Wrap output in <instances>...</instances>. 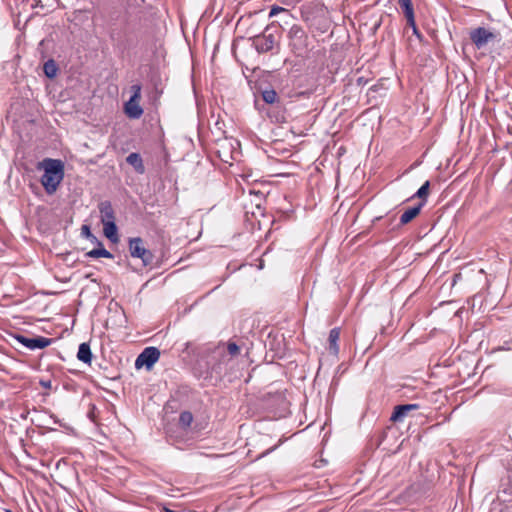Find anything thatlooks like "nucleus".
<instances>
[{
  "label": "nucleus",
  "mask_w": 512,
  "mask_h": 512,
  "mask_svg": "<svg viewBox=\"0 0 512 512\" xmlns=\"http://www.w3.org/2000/svg\"><path fill=\"white\" fill-rule=\"evenodd\" d=\"M4 512H12L11 510L5 509Z\"/></svg>",
  "instance_id": "30"
},
{
  "label": "nucleus",
  "mask_w": 512,
  "mask_h": 512,
  "mask_svg": "<svg viewBox=\"0 0 512 512\" xmlns=\"http://www.w3.org/2000/svg\"><path fill=\"white\" fill-rule=\"evenodd\" d=\"M275 44V37L273 34L263 33L257 35L253 39V45L259 53H266L271 51Z\"/></svg>",
  "instance_id": "8"
},
{
  "label": "nucleus",
  "mask_w": 512,
  "mask_h": 512,
  "mask_svg": "<svg viewBox=\"0 0 512 512\" xmlns=\"http://www.w3.org/2000/svg\"><path fill=\"white\" fill-rule=\"evenodd\" d=\"M418 408V404L398 405L394 408L390 420L392 422H402L410 411L417 410Z\"/></svg>",
  "instance_id": "9"
},
{
  "label": "nucleus",
  "mask_w": 512,
  "mask_h": 512,
  "mask_svg": "<svg viewBox=\"0 0 512 512\" xmlns=\"http://www.w3.org/2000/svg\"><path fill=\"white\" fill-rule=\"evenodd\" d=\"M160 351L156 347H146L136 358V368L145 366L148 370L159 360Z\"/></svg>",
  "instance_id": "6"
},
{
  "label": "nucleus",
  "mask_w": 512,
  "mask_h": 512,
  "mask_svg": "<svg viewBox=\"0 0 512 512\" xmlns=\"http://www.w3.org/2000/svg\"><path fill=\"white\" fill-rule=\"evenodd\" d=\"M469 35L471 41L478 49L486 47L489 42H492L497 39L496 33L484 27H478L471 30Z\"/></svg>",
  "instance_id": "5"
},
{
  "label": "nucleus",
  "mask_w": 512,
  "mask_h": 512,
  "mask_svg": "<svg viewBox=\"0 0 512 512\" xmlns=\"http://www.w3.org/2000/svg\"><path fill=\"white\" fill-rule=\"evenodd\" d=\"M77 358L86 363V364H90L91 361H92V352H91V349H90V346L88 343H81L79 345V349H78V353H77Z\"/></svg>",
  "instance_id": "16"
},
{
  "label": "nucleus",
  "mask_w": 512,
  "mask_h": 512,
  "mask_svg": "<svg viewBox=\"0 0 512 512\" xmlns=\"http://www.w3.org/2000/svg\"><path fill=\"white\" fill-rule=\"evenodd\" d=\"M92 243H96L98 245V242H100L98 239L95 241V239H89Z\"/></svg>",
  "instance_id": "29"
},
{
  "label": "nucleus",
  "mask_w": 512,
  "mask_h": 512,
  "mask_svg": "<svg viewBox=\"0 0 512 512\" xmlns=\"http://www.w3.org/2000/svg\"><path fill=\"white\" fill-rule=\"evenodd\" d=\"M262 99L264 100V102H266L267 104H273L276 102V100L278 99V96H277V93L275 90L273 89H268V90H264L262 92Z\"/></svg>",
  "instance_id": "21"
},
{
  "label": "nucleus",
  "mask_w": 512,
  "mask_h": 512,
  "mask_svg": "<svg viewBox=\"0 0 512 512\" xmlns=\"http://www.w3.org/2000/svg\"><path fill=\"white\" fill-rule=\"evenodd\" d=\"M409 25L412 27V29H413V33H414L418 38H420V33H419V31H418V29H417V27H416V23L414 22V24H409Z\"/></svg>",
  "instance_id": "26"
},
{
  "label": "nucleus",
  "mask_w": 512,
  "mask_h": 512,
  "mask_svg": "<svg viewBox=\"0 0 512 512\" xmlns=\"http://www.w3.org/2000/svg\"><path fill=\"white\" fill-rule=\"evenodd\" d=\"M278 445L266 450L264 453L261 454V457L267 455L268 453L272 452L273 450H275L277 448Z\"/></svg>",
  "instance_id": "27"
},
{
  "label": "nucleus",
  "mask_w": 512,
  "mask_h": 512,
  "mask_svg": "<svg viewBox=\"0 0 512 512\" xmlns=\"http://www.w3.org/2000/svg\"><path fill=\"white\" fill-rule=\"evenodd\" d=\"M340 338V329L333 328L330 330L328 342H329V350L332 354L337 355L339 352L338 341Z\"/></svg>",
  "instance_id": "12"
},
{
  "label": "nucleus",
  "mask_w": 512,
  "mask_h": 512,
  "mask_svg": "<svg viewBox=\"0 0 512 512\" xmlns=\"http://www.w3.org/2000/svg\"><path fill=\"white\" fill-rule=\"evenodd\" d=\"M104 235L113 243L118 242L117 226L115 221L103 222Z\"/></svg>",
  "instance_id": "13"
},
{
  "label": "nucleus",
  "mask_w": 512,
  "mask_h": 512,
  "mask_svg": "<svg viewBox=\"0 0 512 512\" xmlns=\"http://www.w3.org/2000/svg\"><path fill=\"white\" fill-rule=\"evenodd\" d=\"M129 252L133 258H139L144 266H148L153 262L154 255L144 245V241L140 237L129 239Z\"/></svg>",
  "instance_id": "4"
},
{
  "label": "nucleus",
  "mask_w": 512,
  "mask_h": 512,
  "mask_svg": "<svg viewBox=\"0 0 512 512\" xmlns=\"http://www.w3.org/2000/svg\"><path fill=\"white\" fill-rule=\"evenodd\" d=\"M14 339L18 343L22 344L23 346H25L26 348H28L30 350L46 348L53 341V339H51V338H46V337H42V336H37V337H34V338H28V337H26L24 335H21V334L14 335Z\"/></svg>",
  "instance_id": "7"
},
{
  "label": "nucleus",
  "mask_w": 512,
  "mask_h": 512,
  "mask_svg": "<svg viewBox=\"0 0 512 512\" xmlns=\"http://www.w3.org/2000/svg\"><path fill=\"white\" fill-rule=\"evenodd\" d=\"M429 187H430V182L429 181H426L419 189L418 191L414 194L413 197H418L421 199V201H427V197H428V194H429Z\"/></svg>",
  "instance_id": "20"
},
{
  "label": "nucleus",
  "mask_w": 512,
  "mask_h": 512,
  "mask_svg": "<svg viewBox=\"0 0 512 512\" xmlns=\"http://www.w3.org/2000/svg\"><path fill=\"white\" fill-rule=\"evenodd\" d=\"M227 351L231 356H236L240 352L239 346L234 342H229L227 345Z\"/></svg>",
  "instance_id": "23"
},
{
  "label": "nucleus",
  "mask_w": 512,
  "mask_h": 512,
  "mask_svg": "<svg viewBox=\"0 0 512 512\" xmlns=\"http://www.w3.org/2000/svg\"><path fill=\"white\" fill-rule=\"evenodd\" d=\"M289 46L297 56H303L308 51V36L299 25H293L289 32Z\"/></svg>",
  "instance_id": "2"
},
{
  "label": "nucleus",
  "mask_w": 512,
  "mask_h": 512,
  "mask_svg": "<svg viewBox=\"0 0 512 512\" xmlns=\"http://www.w3.org/2000/svg\"><path fill=\"white\" fill-rule=\"evenodd\" d=\"M40 385L46 389H50L52 386V383L50 380H41Z\"/></svg>",
  "instance_id": "25"
},
{
  "label": "nucleus",
  "mask_w": 512,
  "mask_h": 512,
  "mask_svg": "<svg viewBox=\"0 0 512 512\" xmlns=\"http://www.w3.org/2000/svg\"><path fill=\"white\" fill-rule=\"evenodd\" d=\"M141 85L133 84L130 88L131 97L124 105L126 115L131 119H139L143 115V109L139 105L141 100Z\"/></svg>",
  "instance_id": "3"
},
{
  "label": "nucleus",
  "mask_w": 512,
  "mask_h": 512,
  "mask_svg": "<svg viewBox=\"0 0 512 512\" xmlns=\"http://www.w3.org/2000/svg\"><path fill=\"white\" fill-rule=\"evenodd\" d=\"M81 235L87 239H95V241H97V237L91 233L90 227L88 225L82 226Z\"/></svg>",
  "instance_id": "24"
},
{
  "label": "nucleus",
  "mask_w": 512,
  "mask_h": 512,
  "mask_svg": "<svg viewBox=\"0 0 512 512\" xmlns=\"http://www.w3.org/2000/svg\"><path fill=\"white\" fill-rule=\"evenodd\" d=\"M126 161L128 164H130L131 166L134 167V169L138 172V173H144L145 171V168H144V165H143V161H142V158L140 156V154L138 153H130L127 158H126Z\"/></svg>",
  "instance_id": "15"
},
{
  "label": "nucleus",
  "mask_w": 512,
  "mask_h": 512,
  "mask_svg": "<svg viewBox=\"0 0 512 512\" xmlns=\"http://www.w3.org/2000/svg\"><path fill=\"white\" fill-rule=\"evenodd\" d=\"M279 13H286L289 15V11L283 7H280V6H277V5H274L271 7V10L269 12V17H273V16H276L278 15Z\"/></svg>",
  "instance_id": "22"
},
{
  "label": "nucleus",
  "mask_w": 512,
  "mask_h": 512,
  "mask_svg": "<svg viewBox=\"0 0 512 512\" xmlns=\"http://www.w3.org/2000/svg\"><path fill=\"white\" fill-rule=\"evenodd\" d=\"M101 222L115 221V214L112 204L109 201H103L99 204Z\"/></svg>",
  "instance_id": "10"
},
{
  "label": "nucleus",
  "mask_w": 512,
  "mask_h": 512,
  "mask_svg": "<svg viewBox=\"0 0 512 512\" xmlns=\"http://www.w3.org/2000/svg\"><path fill=\"white\" fill-rule=\"evenodd\" d=\"M44 173L41 177V184L48 194L56 192L64 177V164L58 159H44L41 162Z\"/></svg>",
  "instance_id": "1"
},
{
  "label": "nucleus",
  "mask_w": 512,
  "mask_h": 512,
  "mask_svg": "<svg viewBox=\"0 0 512 512\" xmlns=\"http://www.w3.org/2000/svg\"><path fill=\"white\" fill-rule=\"evenodd\" d=\"M85 257L88 258H109L112 259L114 256L108 250L103 247L102 242H98V247L85 253Z\"/></svg>",
  "instance_id": "14"
},
{
  "label": "nucleus",
  "mask_w": 512,
  "mask_h": 512,
  "mask_svg": "<svg viewBox=\"0 0 512 512\" xmlns=\"http://www.w3.org/2000/svg\"><path fill=\"white\" fill-rule=\"evenodd\" d=\"M398 3L404 10L408 24H414V10L411 0H398Z\"/></svg>",
  "instance_id": "17"
},
{
  "label": "nucleus",
  "mask_w": 512,
  "mask_h": 512,
  "mask_svg": "<svg viewBox=\"0 0 512 512\" xmlns=\"http://www.w3.org/2000/svg\"><path fill=\"white\" fill-rule=\"evenodd\" d=\"M162 512H178V511L171 510V509H169V508L164 507V508L162 509Z\"/></svg>",
  "instance_id": "28"
},
{
  "label": "nucleus",
  "mask_w": 512,
  "mask_h": 512,
  "mask_svg": "<svg viewBox=\"0 0 512 512\" xmlns=\"http://www.w3.org/2000/svg\"><path fill=\"white\" fill-rule=\"evenodd\" d=\"M43 71L48 78H54L57 74L58 68L54 60L50 59L45 62Z\"/></svg>",
  "instance_id": "18"
},
{
  "label": "nucleus",
  "mask_w": 512,
  "mask_h": 512,
  "mask_svg": "<svg viewBox=\"0 0 512 512\" xmlns=\"http://www.w3.org/2000/svg\"><path fill=\"white\" fill-rule=\"evenodd\" d=\"M425 205V201H421L418 205L408 208L400 217V223L402 225L411 222L421 211Z\"/></svg>",
  "instance_id": "11"
},
{
  "label": "nucleus",
  "mask_w": 512,
  "mask_h": 512,
  "mask_svg": "<svg viewBox=\"0 0 512 512\" xmlns=\"http://www.w3.org/2000/svg\"><path fill=\"white\" fill-rule=\"evenodd\" d=\"M193 421V415L189 411H183L179 416V424L183 428H188Z\"/></svg>",
  "instance_id": "19"
}]
</instances>
